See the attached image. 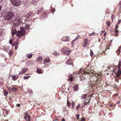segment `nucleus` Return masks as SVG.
Instances as JSON below:
<instances>
[{"instance_id":"obj_58","label":"nucleus","mask_w":121,"mask_h":121,"mask_svg":"<svg viewBox=\"0 0 121 121\" xmlns=\"http://www.w3.org/2000/svg\"><path fill=\"white\" fill-rule=\"evenodd\" d=\"M7 88H8V90H9V89L10 88H9V87L8 86H7Z\"/></svg>"},{"instance_id":"obj_4","label":"nucleus","mask_w":121,"mask_h":121,"mask_svg":"<svg viewBox=\"0 0 121 121\" xmlns=\"http://www.w3.org/2000/svg\"><path fill=\"white\" fill-rule=\"evenodd\" d=\"M25 28L23 27L20 28V30L17 32L16 34V35L18 36V38L20 36L25 35L26 34V31Z\"/></svg>"},{"instance_id":"obj_60","label":"nucleus","mask_w":121,"mask_h":121,"mask_svg":"<svg viewBox=\"0 0 121 121\" xmlns=\"http://www.w3.org/2000/svg\"><path fill=\"white\" fill-rule=\"evenodd\" d=\"M1 6H0V11L1 10Z\"/></svg>"},{"instance_id":"obj_62","label":"nucleus","mask_w":121,"mask_h":121,"mask_svg":"<svg viewBox=\"0 0 121 121\" xmlns=\"http://www.w3.org/2000/svg\"><path fill=\"white\" fill-rule=\"evenodd\" d=\"M2 2V0H0V2Z\"/></svg>"},{"instance_id":"obj_17","label":"nucleus","mask_w":121,"mask_h":121,"mask_svg":"<svg viewBox=\"0 0 121 121\" xmlns=\"http://www.w3.org/2000/svg\"><path fill=\"white\" fill-rule=\"evenodd\" d=\"M101 76V75H98V74H97V76H97V82L98 81H100L102 80Z\"/></svg>"},{"instance_id":"obj_27","label":"nucleus","mask_w":121,"mask_h":121,"mask_svg":"<svg viewBox=\"0 0 121 121\" xmlns=\"http://www.w3.org/2000/svg\"><path fill=\"white\" fill-rule=\"evenodd\" d=\"M13 51H12V50H10L9 53V56H12V55L13 54Z\"/></svg>"},{"instance_id":"obj_31","label":"nucleus","mask_w":121,"mask_h":121,"mask_svg":"<svg viewBox=\"0 0 121 121\" xmlns=\"http://www.w3.org/2000/svg\"><path fill=\"white\" fill-rule=\"evenodd\" d=\"M33 56L32 54H28V55L27 56L28 58H30L32 57Z\"/></svg>"},{"instance_id":"obj_29","label":"nucleus","mask_w":121,"mask_h":121,"mask_svg":"<svg viewBox=\"0 0 121 121\" xmlns=\"http://www.w3.org/2000/svg\"><path fill=\"white\" fill-rule=\"evenodd\" d=\"M74 102L72 101V109H73L74 107Z\"/></svg>"},{"instance_id":"obj_43","label":"nucleus","mask_w":121,"mask_h":121,"mask_svg":"<svg viewBox=\"0 0 121 121\" xmlns=\"http://www.w3.org/2000/svg\"><path fill=\"white\" fill-rule=\"evenodd\" d=\"M76 40V39L75 38V39H74L73 40L72 42V43H71L72 44Z\"/></svg>"},{"instance_id":"obj_59","label":"nucleus","mask_w":121,"mask_h":121,"mask_svg":"<svg viewBox=\"0 0 121 121\" xmlns=\"http://www.w3.org/2000/svg\"><path fill=\"white\" fill-rule=\"evenodd\" d=\"M120 103V102H117V104H119Z\"/></svg>"},{"instance_id":"obj_61","label":"nucleus","mask_w":121,"mask_h":121,"mask_svg":"<svg viewBox=\"0 0 121 121\" xmlns=\"http://www.w3.org/2000/svg\"><path fill=\"white\" fill-rule=\"evenodd\" d=\"M27 29L28 30L29 29V26H28V27H27Z\"/></svg>"},{"instance_id":"obj_38","label":"nucleus","mask_w":121,"mask_h":121,"mask_svg":"<svg viewBox=\"0 0 121 121\" xmlns=\"http://www.w3.org/2000/svg\"><path fill=\"white\" fill-rule=\"evenodd\" d=\"M80 36L79 35H78L77 36V37L75 38L76 39H77L80 38Z\"/></svg>"},{"instance_id":"obj_41","label":"nucleus","mask_w":121,"mask_h":121,"mask_svg":"<svg viewBox=\"0 0 121 121\" xmlns=\"http://www.w3.org/2000/svg\"><path fill=\"white\" fill-rule=\"evenodd\" d=\"M23 70L25 72L26 71H27L28 69L27 68H25V69H23Z\"/></svg>"},{"instance_id":"obj_40","label":"nucleus","mask_w":121,"mask_h":121,"mask_svg":"<svg viewBox=\"0 0 121 121\" xmlns=\"http://www.w3.org/2000/svg\"><path fill=\"white\" fill-rule=\"evenodd\" d=\"M47 13L46 12H44L43 14V16H44V17H45V16L46 15Z\"/></svg>"},{"instance_id":"obj_57","label":"nucleus","mask_w":121,"mask_h":121,"mask_svg":"<svg viewBox=\"0 0 121 121\" xmlns=\"http://www.w3.org/2000/svg\"><path fill=\"white\" fill-rule=\"evenodd\" d=\"M107 48H108V50L109 49V48L108 47H108H107L106 48V49H105V51H106V50H107Z\"/></svg>"},{"instance_id":"obj_16","label":"nucleus","mask_w":121,"mask_h":121,"mask_svg":"<svg viewBox=\"0 0 121 121\" xmlns=\"http://www.w3.org/2000/svg\"><path fill=\"white\" fill-rule=\"evenodd\" d=\"M11 76L12 77V79L14 81L16 80L18 77V76L17 75H14L13 76Z\"/></svg>"},{"instance_id":"obj_33","label":"nucleus","mask_w":121,"mask_h":121,"mask_svg":"<svg viewBox=\"0 0 121 121\" xmlns=\"http://www.w3.org/2000/svg\"><path fill=\"white\" fill-rule=\"evenodd\" d=\"M69 80L70 81L72 82L73 80V77H69Z\"/></svg>"},{"instance_id":"obj_19","label":"nucleus","mask_w":121,"mask_h":121,"mask_svg":"<svg viewBox=\"0 0 121 121\" xmlns=\"http://www.w3.org/2000/svg\"><path fill=\"white\" fill-rule=\"evenodd\" d=\"M69 39V37L68 36H65L63 37L62 40L64 41H68Z\"/></svg>"},{"instance_id":"obj_45","label":"nucleus","mask_w":121,"mask_h":121,"mask_svg":"<svg viewBox=\"0 0 121 121\" xmlns=\"http://www.w3.org/2000/svg\"><path fill=\"white\" fill-rule=\"evenodd\" d=\"M80 121H85V119L84 118H82L81 120Z\"/></svg>"},{"instance_id":"obj_36","label":"nucleus","mask_w":121,"mask_h":121,"mask_svg":"<svg viewBox=\"0 0 121 121\" xmlns=\"http://www.w3.org/2000/svg\"><path fill=\"white\" fill-rule=\"evenodd\" d=\"M25 73V72L23 70V69L22 70V71L21 72H19V74H23Z\"/></svg>"},{"instance_id":"obj_24","label":"nucleus","mask_w":121,"mask_h":121,"mask_svg":"<svg viewBox=\"0 0 121 121\" xmlns=\"http://www.w3.org/2000/svg\"><path fill=\"white\" fill-rule=\"evenodd\" d=\"M53 54L54 55L57 56V55H59V53L58 52H57L56 51H55L54 52Z\"/></svg>"},{"instance_id":"obj_44","label":"nucleus","mask_w":121,"mask_h":121,"mask_svg":"<svg viewBox=\"0 0 121 121\" xmlns=\"http://www.w3.org/2000/svg\"><path fill=\"white\" fill-rule=\"evenodd\" d=\"M121 20H120L118 22L117 25H119V24L121 23Z\"/></svg>"},{"instance_id":"obj_54","label":"nucleus","mask_w":121,"mask_h":121,"mask_svg":"<svg viewBox=\"0 0 121 121\" xmlns=\"http://www.w3.org/2000/svg\"><path fill=\"white\" fill-rule=\"evenodd\" d=\"M20 104H17V106L18 107H20Z\"/></svg>"},{"instance_id":"obj_25","label":"nucleus","mask_w":121,"mask_h":121,"mask_svg":"<svg viewBox=\"0 0 121 121\" xmlns=\"http://www.w3.org/2000/svg\"><path fill=\"white\" fill-rule=\"evenodd\" d=\"M71 51V50H69L67 51V52H66L65 53V54L67 55H69L70 54V52Z\"/></svg>"},{"instance_id":"obj_6","label":"nucleus","mask_w":121,"mask_h":121,"mask_svg":"<svg viewBox=\"0 0 121 121\" xmlns=\"http://www.w3.org/2000/svg\"><path fill=\"white\" fill-rule=\"evenodd\" d=\"M27 112H26L24 114L25 116L24 118L26 121H30V116L29 114H27Z\"/></svg>"},{"instance_id":"obj_49","label":"nucleus","mask_w":121,"mask_h":121,"mask_svg":"<svg viewBox=\"0 0 121 121\" xmlns=\"http://www.w3.org/2000/svg\"><path fill=\"white\" fill-rule=\"evenodd\" d=\"M94 34H95V33H91V34H90V35H89V36H91L92 35H94Z\"/></svg>"},{"instance_id":"obj_50","label":"nucleus","mask_w":121,"mask_h":121,"mask_svg":"<svg viewBox=\"0 0 121 121\" xmlns=\"http://www.w3.org/2000/svg\"><path fill=\"white\" fill-rule=\"evenodd\" d=\"M107 33H106V32H105V33L104 34V37L105 38V37H106V35Z\"/></svg>"},{"instance_id":"obj_53","label":"nucleus","mask_w":121,"mask_h":121,"mask_svg":"<svg viewBox=\"0 0 121 121\" xmlns=\"http://www.w3.org/2000/svg\"><path fill=\"white\" fill-rule=\"evenodd\" d=\"M80 107V106L79 105L78 106H77V110H78V107Z\"/></svg>"},{"instance_id":"obj_37","label":"nucleus","mask_w":121,"mask_h":121,"mask_svg":"<svg viewBox=\"0 0 121 121\" xmlns=\"http://www.w3.org/2000/svg\"><path fill=\"white\" fill-rule=\"evenodd\" d=\"M30 77V76H24L23 77L25 79H27L29 78Z\"/></svg>"},{"instance_id":"obj_8","label":"nucleus","mask_w":121,"mask_h":121,"mask_svg":"<svg viewBox=\"0 0 121 121\" xmlns=\"http://www.w3.org/2000/svg\"><path fill=\"white\" fill-rule=\"evenodd\" d=\"M84 43L82 44L83 47H86L88 43V40L87 39H84L83 40Z\"/></svg>"},{"instance_id":"obj_2","label":"nucleus","mask_w":121,"mask_h":121,"mask_svg":"<svg viewBox=\"0 0 121 121\" xmlns=\"http://www.w3.org/2000/svg\"><path fill=\"white\" fill-rule=\"evenodd\" d=\"M78 74H79V76L81 81L84 79V75H85L86 74L90 75L91 74H93L94 76H96V75L95 72L93 70H91L90 69H88V67L86 68V69L82 71H81V69H80L79 73L76 74L78 75Z\"/></svg>"},{"instance_id":"obj_11","label":"nucleus","mask_w":121,"mask_h":121,"mask_svg":"<svg viewBox=\"0 0 121 121\" xmlns=\"http://www.w3.org/2000/svg\"><path fill=\"white\" fill-rule=\"evenodd\" d=\"M116 52L118 55L121 56V46L118 48V50Z\"/></svg>"},{"instance_id":"obj_32","label":"nucleus","mask_w":121,"mask_h":121,"mask_svg":"<svg viewBox=\"0 0 121 121\" xmlns=\"http://www.w3.org/2000/svg\"><path fill=\"white\" fill-rule=\"evenodd\" d=\"M8 94V92L7 91H4V95L5 96L7 95Z\"/></svg>"},{"instance_id":"obj_26","label":"nucleus","mask_w":121,"mask_h":121,"mask_svg":"<svg viewBox=\"0 0 121 121\" xmlns=\"http://www.w3.org/2000/svg\"><path fill=\"white\" fill-rule=\"evenodd\" d=\"M94 86H96V88H98L99 87V83H98V82H97V83H96L94 85Z\"/></svg>"},{"instance_id":"obj_20","label":"nucleus","mask_w":121,"mask_h":121,"mask_svg":"<svg viewBox=\"0 0 121 121\" xmlns=\"http://www.w3.org/2000/svg\"><path fill=\"white\" fill-rule=\"evenodd\" d=\"M43 9V7H42L41 8H40L39 10H38L37 12V14H39L41 13L42 11V10Z\"/></svg>"},{"instance_id":"obj_48","label":"nucleus","mask_w":121,"mask_h":121,"mask_svg":"<svg viewBox=\"0 0 121 121\" xmlns=\"http://www.w3.org/2000/svg\"><path fill=\"white\" fill-rule=\"evenodd\" d=\"M69 76L70 77H73V75L72 74H70L69 75Z\"/></svg>"},{"instance_id":"obj_12","label":"nucleus","mask_w":121,"mask_h":121,"mask_svg":"<svg viewBox=\"0 0 121 121\" xmlns=\"http://www.w3.org/2000/svg\"><path fill=\"white\" fill-rule=\"evenodd\" d=\"M87 96V94H85L82 95L81 96V99H84V100H85L86 99V98Z\"/></svg>"},{"instance_id":"obj_9","label":"nucleus","mask_w":121,"mask_h":121,"mask_svg":"<svg viewBox=\"0 0 121 121\" xmlns=\"http://www.w3.org/2000/svg\"><path fill=\"white\" fill-rule=\"evenodd\" d=\"M10 90L13 93H15L18 91V89L17 88L13 87L11 88Z\"/></svg>"},{"instance_id":"obj_46","label":"nucleus","mask_w":121,"mask_h":121,"mask_svg":"<svg viewBox=\"0 0 121 121\" xmlns=\"http://www.w3.org/2000/svg\"><path fill=\"white\" fill-rule=\"evenodd\" d=\"M12 34L13 37L14 35L15 34V33L14 32H12Z\"/></svg>"},{"instance_id":"obj_21","label":"nucleus","mask_w":121,"mask_h":121,"mask_svg":"<svg viewBox=\"0 0 121 121\" xmlns=\"http://www.w3.org/2000/svg\"><path fill=\"white\" fill-rule=\"evenodd\" d=\"M36 71L37 73L39 74H41L42 73V71L41 69H38L36 70Z\"/></svg>"},{"instance_id":"obj_34","label":"nucleus","mask_w":121,"mask_h":121,"mask_svg":"<svg viewBox=\"0 0 121 121\" xmlns=\"http://www.w3.org/2000/svg\"><path fill=\"white\" fill-rule=\"evenodd\" d=\"M93 53L91 50H90V55L91 56H93Z\"/></svg>"},{"instance_id":"obj_7","label":"nucleus","mask_w":121,"mask_h":121,"mask_svg":"<svg viewBox=\"0 0 121 121\" xmlns=\"http://www.w3.org/2000/svg\"><path fill=\"white\" fill-rule=\"evenodd\" d=\"M13 41V39H11L9 43H10L11 44L12 46L14 45V46H18V44L19 42L18 40H16L13 43L12 42Z\"/></svg>"},{"instance_id":"obj_55","label":"nucleus","mask_w":121,"mask_h":121,"mask_svg":"<svg viewBox=\"0 0 121 121\" xmlns=\"http://www.w3.org/2000/svg\"><path fill=\"white\" fill-rule=\"evenodd\" d=\"M1 30H0V36H1Z\"/></svg>"},{"instance_id":"obj_13","label":"nucleus","mask_w":121,"mask_h":121,"mask_svg":"<svg viewBox=\"0 0 121 121\" xmlns=\"http://www.w3.org/2000/svg\"><path fill=\"white\" fill-rule=\"evenodd\" d=\"M73 62L70 59H68L67 60L66 64L69 65H72Z\"/></svg>"},{"instance_id":"obj_14","label":"nucleus","mask_w":121,"mask_h":121,"mask_svg":"<svg viewBox=\"0 0 121 121\" xmlns=\"http://www.w3.org/2000/svg\"><path fill=\"white\" fill-rule=\"evenodd\" d=\"M85 101V100H84L83 101L84 105L82 106V107H84L86 105H89V103L90 102V99L89 100L88 102H87L86 101Z\"/></svg>"},{"instance_id":"obj_3","label":"nucleus","mask_w":121,"mask_h":121,"mask_svg":"<svg viewBox=\"0 0 121 121\" xmlns=\"http://www.w3.org/2000/svg\"><path fill=\"white\" fill-rule=\"evenodd\" d=\"M118 68L119 69L117 72H115V71H113V73L115 74L116 77H118L119 79L121 80V62L119 61V62Z\"/></svg>"},{"instance_id":"obj_15","label":"nucleus","mask_w":121,"mask_h":121,"mask_svg":"<svg viewBox=\"0 0 121 121\" xmlns=\"http://www.w3.org/2000/svg\"><path fill=\"white\" fill-rule=\"evenodd\" d=\"M33 14L31 12L29 13L26 15V17L28 18H31L32 17Z\"/></svg>"},{"instance_id":"obj_5","label":"nucleus","mask_w":121,"mask_h":121,"mask_svg":"<svg viewBox=\"0 0 121 121\" xmlns=\"http://www.w3.org/2000/svg\"><path fill=\"white\" fill-rule=\"evenodd\" d=\"M14 6L15 7L20 6L21 3V0H10Z\"/></svg>"},{"instance_id":"obj_35","label":"nucleus","mask_w":121,"mask_h":121,"mask_svg":"<svg viewBox=\"0 0 121 121\" xmlns=\"http://www.w3.org/2000/svg\"><path fill=\"white\" fill-rule=\"evenodd\" d=\"M115 32H117V33L116 34L115 36H117L118 35V34L117 33H118V30H117V29H115Z\"/></svg>"},{"instance_id":"obj_1","label":"nucleus","mask_w":121,"mask_h":121,"mask_svg":"<svg viewBox=\"0 0 121 121\" xmlns=\"http://www.w3.org/2000/svg\"><path fill=\"white\" fill-rule=\"evenodd\" d=\"M5 19L9 21L10 22L15 21L14 23L17 24L16 25H18L21 22L19 17L16 18V16L14 15V13L13 12H8L7 14Z\"/></svg>"},{"instance_id":"obj_64","label":"nucleus","mask_w":121,"mask_h":121,"mask_svg":"<svg viewBox=\"0 0 121 121\" xmlns=\"http://www.w3.org/2000/svg\"><path fill=\"white\" fill-rule=\"evenodd\" d=\"M104 32V31H103V32Z\"/></svg>"},{"instance_id":"obj_63","label":"nucleus","mask_w":121,"mask_h":121,"mask_svg":"<svg viewBox=\"0 0 121 121\" xmlns=\"http://www.w3.org/2000/svg\"><path fill=\"white\" fill-rule=\"evenodd\" d=\"M75 74V73H74V72H73V75H74V74Z\"/></svg>"},{"instance_id":"obj_51","label":"nucleus","mask_w":121,"mask_h":121,"mask_svg":"<svg viewBox=\"0 0 121 121\" xmlns=\"http://www.w3.org/2000/svg\"><path fill=\"white\" fill-rule=\"evenodd\" d=\"M17 46H18L17 45V46H15V50H16L18 48Z\"/></svg>"},{"instance_id":"obj_18","label":"nucleus","mask_w":121,"mask_h":121,"mask_svg":"<svg viewBox=\"0 0 121 121\" xmlns=\"http://www.w3.org/2000/svg\"><path fill=\"white\" fill-rule=\"evenodd\" d=\"M68 50V48L64 47L61 49V51L62 52H66Z\"/></svg>"},{"instance_id":"obj_22","label":"nucleus","mask_w":121,"mask_h":121,"mask_svg":"<svg viewBox=\"0 0 121 121\" xmlns=\"http://www.w3.org/2000/svg\"><path fill=\"white\" fill-rule=\"evenodd\" d=\"M78 85H76L73 86V90L77 91L78 88Z\"/></svg>"},{"instance_id":"obj_39","label":"nucleus","mask_w":121,"mask_h":121,"mask_svg":"<svg viewBox=\"0 0 121 121\" xmlns=\"http://www.w3.org/2000/svg\"><path fill=\"white\" fill-rule=\"evenodd\" d=\"M79 116H80V115L78 114H77L76 115V118H77V120H78V119L79 117Z\"/></svg>"},{"instance_id":"obj_52","label":"nucleus","mask_w":121,"mask_h":121,"mask_svg":"<svg viewBox=\"0 0 121 121\" xmlns=\"http://www.w3.org/2000/svg\"><path fill=\"white\" fill-rule=\"evenodd\" d=\"M55 9H52V13H53L54 12H55Z\"/></svg>"},{"instance_id":"obj_47","label":"nucleus","mask_w":121,"mask_h":121,"mask_svg":"<svg viewBox=\"0 0 121 121\" xmlns=\"http://www.w3.org/2000/svg\"><path fill=\"white\" fill-rule=\"evenodd\" d=\"M118 25L117 24V25H116L115 29H117L119 27L118 26Z\"/></svg>"},{"instance_id":"obj_56","label":"nucleus","mask_w":121,"mask_h":121,"mask_svg":"<svg viewBox=\"0 0 121 121\" xmlns=\"http://www.w3.org/2000/svg\"><path fill=\"white\" fill-rule=\"evenodd\" d=\"M61 121H65V120L64 118H63L62 120Z\"/></svg>"},{"instance_id":"obj_28","label":"nucleus","mask_w":121,"mask_h":121,"mask_svg":"<svg viewBox=\"0 0 121 121\" xmlns=\"http://www.w3.org/2000/svg\"><path fill=\"white\" fill-rule=\"evenodd\" d=\"M67 105L68 107H70V102H69L68 101V100L67 103Z\"/></svg>"},{"instance_id":"obj_30","label":"nucleus","mask_w":121,"mask_h":121,"mask_svg":"<svg viewBox=\"0 0 121 121\" xmlns=\"http://www.w3.org/2000/svg\"><path fill=\"white\" fill-rule=\"evenodd\" d=\"M107 25L108 26H109L111 25V23L109 21H107L106 23Z\"/></svg>"},{"instance_id":"obj_23","label":"nucleus","mask_w":121,"mask_h":121,"mask_svg":"<svg viewBox=\"0 0 121 121\" xmlns=\"http://www.w3.org/2000/svg\"><path fill=\"white\" fill-rule=\"evenodd\" d=\"M37 60L38 61L41 62L43 58L39 56L38 57Z\"/></svg>"},{"instance_id":"obj_10","label":"nucleus","mask_w":121,"mask_h":121,"mask_svg":"<svg viewBox=\"0 0 121 121\" xmlns=\"http://www.w3.org/2000/svg\"><path fill=\"white\" fill-rule=\"evenodd\" d=\"M50 61V60L49 58H46L44 60L43 64L45 65L46 64L49 63Z\"/></svg>"},{"instance_id":"obj_42","label":"nucleus","mask_w":121,"mask_h":121,"mask_svg":"<svg viewBox=\"0 0 121 121\" xmlns=\"http://www.w3.org/2000/svg\"><path fill=\"white\" fill-rule=\"evenodd\" d=\"M114 17V15H112L111 16V19L112 20V21Z\"/></svg>"}]
</instances>
